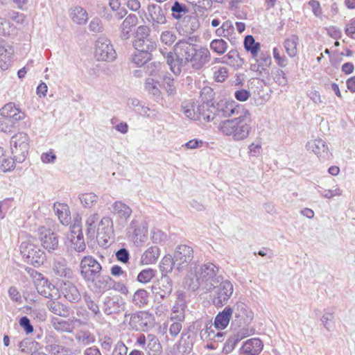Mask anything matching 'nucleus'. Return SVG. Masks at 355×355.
I'll return each instance as SVG.
<instances>
[{
    "instance_id": "052dcab7",
    "label": "nucleus",
    "mask_w": 355,
    "mask_h": 355,
    "mask_svg": "<svg viewBox=\"0 0 355 355\" xmlns=\"http://www.w3.org/2000/svg\"><path fill=\"white\" fill-rule=\"evenodd\" d=\"M318 193L325 198H332L335 196H340L342 194V191L336 187L334 189H324V191L318 190Z\"/></svg>"
},
{
    "instance_id": "7c9ffc66",
    "label": "nucleus",
    "mask_w": 355,
    "mask_h": 355,
    "mask_svg": "<svg viewBox=\"0 0 355 355\" xmlns=\"http://www.w3.org/2000/svg\"><path fill=\"white\" fill-rule=\"evenodd\" d=\"M257 64L261 70V75L268 76L269 75L268 67L272 63L270 54L267 51H261L257 55V57L252 58Z\"/></svg>"
},
{
    "instance_id": "bf43d9fd",
    "label": "nucleus",
    "mask_w": 355,
    "mask_h": 355,
    "mask_svg": "<svg viewBox=\"0 0 355 355\" xmlns=\"http://www.w3.org/2000/svg\"><path fill=\"white\" fill-rule=\"evenodd\" d=\"M137 23L138 17L137 15L135 14H130L125 18L121 26L127 29H132V28L135 26Z\"/></svg>"
},
{
    "instance_id": "dca6fc26",
    "label": "nucleus",
    "mask_w": 355,
    "mask_h": 355,
    "mask_svg": "<svg viewBox=\"0 0 355 355\" xmlns=\"http://www.w3.org/2000/svg\"><path fill=\"white\" fill-rule=\"evenodd\" d=\"M39 239L42 246L49 252L56 250L58 247V238L57 234L51 230L41 227L38 230Z\"/></svg>"
},
{
    "instance_id": "6e6552de",
    "label": "nucleus",
    "mask_w": 355,
    "mask_h": 355,
    "mask_svg": "<svg viewBox=\"0 0 355 355\" xmlns=\"http://www.w3.org/2000/svg\"><path fill=\"white\" fill-rule=\"evenodd\" d=\"M94 55L98 61L112 62L116 58V53L111 41L101 36L96 41Z\"/></svg>"
},
{
    "instance_id": "4c0bfd02",
    "label": "nucleus",
    "mask_w": 355,
    "mask_h": 355,
    "mask_svg": "<svg viewBox=\"0 0 355 355\" xmlns=\"http://www.w3.org/2000/svg\"><path fill=\"white\" fill-rule=\"evenodd\" d=\"M121 304L113 298L107 297L103 301V311L105 315H110L120 311Z\"/></svg>"
},
{
    "instance_id": "5701e85b",
    "label": "nucleus",
    "mask_w": 355,
    "mask_h": 355,
    "mask_svg": "<svg viewBox=\"0 0 355 355\" xmlns=\"http://www.w3.org/2000/svg\"><path fill=\"white\" fill-rule=\"evenodd\" d=\"M112 279L109 275H101V273H98L94 278V281L89 282L88 284H91L94 287L96 293L103 294L112 288Z\"/></svg>"
},
{
    "instance_id": "1a4fd4ad",
    "label": "nucleus",
    "mask_w": 355,
    "mask_h": 355,
    "mask_svg": "<svg viewBox=\"0 0 355 355\" xmlns=\"http://www.w3.org/2000/svg\"><path fill=\"white\" fill-rule=\"evenodd\" d=\"M102 267L100 263L92 256L84 257L80 263V273L84 281L89 284L101 273Z\"/></svg>"
},
{
    "instance_id": "a19ab883",
    "label": "nucleus",
    "mask_w": 355,
    "mask_h": 355,
    "mask_svg": "<svg viewBox=\"0 0 355 355\" xmlns=\"http://www.w3.org/2000/svg\"><path fill=\"white\" fill-rule=\"evenodd\" d=\"M180 23L184 28L185 33L189 34L193 33L200 27L199 20L196 16L188 15Z\"/></svg>"
},
{
    "instance_id": "393cba45",
    "label": "nucleus",
    "mask_w": 355,
    "mask_h": 355,
    "mask_svg": "<svg viewBox=\"0 0 355 355\" xmlns=\"http://www.w3.org/2000/svg\"><path fill=\"white\" fill-rule=\"evenodd\" d=\"M112 212L122 223H126L132 214V209L121 201H116L112 205Z\"/></svg>"
},
{
    "instance_id": "c03bdc74",
    "label": "nucleus",
    "mask_w": 355,
    "mask_h": 355,
    "mask_svg": "<svg viewBox=\"0 0 355 355\" xmlns=\"http://www.w3.org/2000/svg\"><path fill=\"white\" fill-rule=\"evenodd\" d=\"M51 322L53 328L58 331L71 333L74 329V327L71 324V322L67 320L53 318Z\"/></svg>"
},
{
    "instance_id": "de8ad7c7",
    "label": "nucleus",
    "mask_w": 355,
    "mask_h": 355,
    "mask_svg": "<svg viewBox=\"0 0 355 355\" xmlns=\"http://www.w3.org/2000/svg\"><path fill=\"white\" fill-rule=\"evenodd\" d=\"M14 53L12 46L10 45L3 46L1 44V56H5L3 63H1V70H6L9 68L12 62V56Z\"/></svg>"
},
{
    "instance_id": "5fc2aeb1",
    "label": "nucleus",
    "mask_w": 355,
    "mask_h": 355,
    "mask_svg": "<svg viewBox=\"0 0 355 355\" xmlns=\"http://www.w3.org/2000/svg\"><path fill=\"white\" fill-rule=\"evenodd\" d=\"M164 87L168 95H173L176 93V88L174 85V78L171 75H166L163 78Z\"/></svg>"
},
{
    "instance_id": "20e7f679",
    "label": "nucleus",
    "mask_w": 355,
    "mask_h": 355,
    "mask_svg": "<svg viewBox=\"0 0 355 355\" xmlns=\"http://www.w3.org/2000/svg\"><path fill=\"white\" fill-rule=\"evenodd\" d=\"M19 250L24 261L35 267L40 266L46 260V254L44 250L35 245L31 239L21 242Z\"/></svg>"
},
{
    "instance_id": "2f4dec72",
    "label": "nucleus",
    "mask_w": 355,
    "mask_h": 355,
    "mask_svg": "<svg viewBox=\"0 0 355 355\" xmlns=\"http://www.w3.org/2000/svg\"><path fill=\"white\" fill-rule=\"evenodd\" d=\"M159 87V83L155 80L153 78L146 79L144 89L156 101L162 99V92Z\"/></svg>"
},
{
    "instance_id": "6e6d98bb",
    "label": "nucleus",
    "mask_w": 355,
    "mask_h": 355,
    "mask_svg": "<svg viewBox=\"0 0 355 355\" xmlns=\"http://www.w3.org/2000/svg\"><path fill=\"white\" fill-rule=\"evenodd\" d=\"M334 319V313L324 311V314L320 318V321L323 324L324 327L330 331L333 327V320Z\"/></svg>"
},
{
    "instance_id": "864d4df0",
    "label": "nucleus",
    "mask_w": 355,
    "mask_h": 355,
    "mask_svg": "<svg viewBox=\"0 0 355 355\" xmlns=\"http://www.w3.org/2000/svg\"><path fill=\"white\" fill-rule=\"evenodd\" d=\"M76 339L83 345H89L95 341L94 336L89 331H80L76 336Z\"/></svg>"
},
{
    "instance_id": "603ef678",
    "label": "nucleus",
    "mask_w": 355,
    "mask_h": 355,
    "mask_svg": "<svg viewBox=\"0 0 355 355\" xmlns=\"http://www.w3.org/2000/svg\"><path fill=\"white\" fill-rule=\"evenodd\" d=\"M210 47L214 52L222 55L227 49V43L223 39H216L211 42Z\"/></svg>"
},
{
    "instance_id": "13d9d810",
    "label": "nucleus",
    "mask_w": 355,
    "mask_h": 355,
    "mask_svg": "<svg viewBox=\"0 0 355 355\" xmlns=\"http://www.w3.org/2000/svg\"><path fill=\"white\" fill-rule=\"evenodd\" d=\"M239 341L241 340L236 334L230 336L223 347V352L227 354L231 352Z\"/></svg>"
},
{
    "instance_id": "49530a36",
    "label": "nucleus",
    "mask_w": 355,
    "mask_h": 355,
    "mask_svg": "<svg viewBox=\"0 0 355 355\" xmlns=\"http://www.w3.org/2000/svg\"><path fill=\"white\" fill-rule=\"evenodd\" d=\"M148 293L144 289L137 290L133 295L132 302L134 304L139 308L144 307L148 304Z\"/></svg>"
},
{
    "instance_id": "c756f323",
    "label": "nucleus",
    "mask_w": 355,
    "mask_h": 355,
    "mask_svg": "<svg viewBox=\"0 0 355 355\" xmlns=\"http://www.w3.org/2000/svg\"><path fill=\"white\" fill-rule=\"evenodd\" d=\"M69 17L72 21L79 26L86 24L88 21V14L85 9L77 6L69 10Z\"/></svg>"
},
{
    "instance_id": "e2e57ef3",
    "label": "nucleus",
    "mask_w": 355,
    "mask_h": 355,
    "mask_svg": "<svg viewBox=\"0 0 355 355\" xmlns=\"http://www.w3.org/2000/svg\"><path fill=\"white\" fill-rule=\"evenodd\" d=\"M175 35L169 31H164L160 37L161 41L168 46L171 45L175 41Z\"/></svg>"
},
{
    "instance_id": "3c124183",
    "label": "nucleus",
    "mask_w": 355,
    "mask_h": 355,
    "mask_svg": "<svg viewBox=\"0 0 355 355\" xmlns=\"http://www.w3.org/2000/svg\"><path fill=\"white\" fill-rule=\"evenodd\" d=\"M157 271L152 268L142 270L137 275V279L139 282L146 284L155 277Z\"/></svg>"
},
{
    "instance_id": "f3484780",
    "label": "nucleus",
    "mask_w": 355,
    "mask_h": 355,
    "mask_svg": "<svg viewBox=\"0 0 355 355\" xmlns=\"http://www.w3.org/2000/svg\"><path fill=\"white\" fill-rule=\"evenodd\" d=\"M306 148L307 150L313 152L322 161L329 159L331 156L327 143L322 139L308 141Z\"/></svg>"
},
{
    "instance_id": "aec40b11",
    "label": "nucleus",
    "mask_w": 355,
    "mask_h": 355,
    "mask_svg": "<svg viewBox=\"0 0 355 355\" xmlns=\"http://www.w3.org/2000/svg\"><path fill=\"white\" fill-rule=\"evenodd\" d=\"M52 270L54 275L59 277L67 279H72L74 277L73 271L62 257H58L53 260Z\"/></svg>"
},
{
    "instance_id": "ea45409f",
    "label": "nucleus",
    "mask_w": 355,
    "mask_h": 355,
    "mask_svg": "<svg viewBox=\"0 0 355 355\" xmlns=\"http://www.w3.org/2000/svg\"><path fill=\"white\" fill-rule=\"evenodd\" d=\"M53 209L61 223L63 225H67L71 220L67 205L64 204L55 203Z\"/></svg>"
},
{
    "instance_id": "4be33fe9",
    "label": "nucleus",
    "mask_w": 355,
    "mask_h": 355,
    "mask_svg": "<svg viewBox=\"0 0 355 355\" xmlns=\"http://www.w3.org/2000/svg\"><path fill=\"white\" fill-rule=\"evenodd\" d=\"M175 303L172 309L175 315L171 318L183 321L184 320V311L187 308L185 293L183 291H178L175 293Z\"/></svg>"
},
{
    "instance_id": "69168bd1",
    "label": "nucleus",
    "mask_w": 355,
    "mask_h": 355,
    "mask_svg": "<svg viewBox=\"0 0 355 355\" xmlns=\"http://www.w3.org/2000/svg\"><path fill=\"white\" fill-rule=\"evenodd\" d=\"M184 114V115L191 119L193 120H198V112H197V109L195 110L192 105L186 106H183Z\"/></svg>"
},
{
    "instance_id": "0eeeda50",
    "label": "nucleus",
    "mask_w": 355,
    "mask_h": 355,
    "mask_svg": "<svg viewBox=\"0 0 355 355\" xmlns=\"http://www.w3.org/2000/svg\"><path fill=\"white\" fill-rule=\"evenodd\" d=\"M132 44L137 51H146L150 53L157 47L155 42L150 36V28L147 26L137 27Z\"/></svg>"
},
{
    "instance_id": "8fccbe9b",
    "label": "nucleus",
    "mask_w": 355,
    "mask_h": 355,
    "mask_svg": "<svg viewBox=\"0 0 355 355\" xmlns=\"http://www.w3.org/2000/svg\"><path fill=\"white\" fill-rule=\"evenodd\" d=\"M152 59V53L146 51H137L132 57V61L137 67H141Z\"/></svg>"
},
{
    "instance_id": "72a5a7b5",
    "label": "nucleus",
    "mask_w": 355,
    "mask_h": 355,
    "mask_svg": "<svg viewBox=\"0 0 355 355\" xmlns=\"http://www.w3.org/2000/svg\"><path fill=\"white\" fill-rule=\"evenodd\" d=\"M243 46L246 51L250 52L252 58H255L261 51V44L255 41L251 35H246L244 39Z\"/></svg>"
},
{
    "instance_id": "0e129e2a",
    "label": "nucleus",
    "mask_w": 355,
    "mask_h": 355,
    "mask_svg": "<svg viewBox=\"0 0 355 355\" xmlns=\"http://www.w3.org/2000/svg\"><path fill=\"white\" fill-rule=\"evenodd\" d=\"M84 299L87 308L95 315L100 314V309L98 305L96 304L90 296L85 295Z\"/></svg>"
},
{
    "instance_id": "c85d7f7f",
    "label": "nucleus",
    "mask_w": 355,
    "mask_h": 355,
    "mask_svg": "<svg viewBox=\"0 0 355 355\" xmlns=\"http://www.w3.org/2000/svg\"><path fill=\"white\" fill-rule=\"evenodd\" d=\"M144 349L147 355L162 354V346L159 339L153 334L147 335V344Z\"/></svg>"
},
{
    "instance_id": "9b49d317",
    "label": "nucleus",
    "mask_w": 355,
    "mask_h": 355,
    "mask_svg": "<svg viewBox=\"0 0 355 355\" xmlns=\"http://www.w3.org/2000/svg\"><path fill=\"white\" fill-rule=\"evenodd\" d=\"M193 249L187 245H178L173 254L176 268L178 271L187 268L193 259Z\"/></svg>"
},
{
    "instance_id": "c9c22d12",
    "label": "nucleus",
    "mask_w": 355,
    "mask_h": 355,
    "mask_svg": "<svg viewBox=\"0 0 355 355\" xmlns=\"http://www.w3.org/2000/svg\"><path fill=\"white\" fill-rule=\"evenodd\" d=\"M223 59L224 62L236 69L241 68L244 63V60L240 57L236 50H231Z\"/></svg>"
},
{
    "instance_id": "a211bd4d",
    "label": "nucleus",
    "mask_w": 355,
    "mask_h": 355,
    "mask_svg": "<svg viewBox=\"0 0 355 355\" xmlns=\"http://www.w3.org/2000/svg\"><path fill=\"white\" fill-rule=\"evenodd\" d=\"M232 315H234L235 320L232 322V324L238 321L239 324H248L253 318V313L251 311L248 309L247 306L241 302H236L232 307Z\"/></svg>"
},
{
    "instance_id": "7ed1b4c3",
    "label": "nucleus",
    "mask_w": 355,
    "mask_h": 355,
    "mask_svg": "<svg viewBox=\"0 0 355 355\" xmlns=\"http://www.w3.org/2000/svg\"><path fill=\"white\" fill-rule=\"evenodd\" d=\"M218 267L211 262L202 264L195 271L196 282L189 285V287L195 291L200 285H202L207 291H211L223 279L222 275H218Z\"/></svg>"
},
{
    "instance_id": "f257e3e1",
    "label": "nucleus",
    "mask_w": 355,
    "mask_h": 355,
    "mask_svg": "<svg viewBox=\"0 0 355 355\" xmlns=\"http://www.w3.org/2000/svg\"><path fill=\"white\" fill-rule=\"evenodd\" d=\"M196 46L197 44L182 40L175 44L173 52L169 51L164 55L167 64L175 75H180L182 71L188 70Z\"/></svg>"
},
{
    "instance_id": "f8f14e48",
    "label": "nucleus",
    "mask_w": 355,
    "mask_h": 355,
    "mask_svg": "<svg viewBox=\"0 0 355 355\" xmlns=\"http://www.w3.org/2000/svg\"><path fill=\"white\" fill-rule=\"evenodd\" d=\"M216 105L218 118H227L232 115L239 116L246 110L234 101H220Z\"/></svg>"
},
{
    "instance_id": "4d7b16f0",
    "label": "nucleus",
    "mask_w": 355,
    "mask_h": 355,
    "mask_svg": "<svg viewBox=\"0 0 355 355\" xmlns=\"http://www.w3.org/2000/svg\"><path fill=\"white\" fill-rule=\"evenodd\" d=\"M89 30L91 32L100 33L104 31V26L101 19L97 17H94L89 24Z\"/></svg>"
},
{
    "instance_id": "37998d69",
    "label": "nucleus",
    "mask_w": 355,
    "mask_h": 355,
    "mask_svg": "<svg viewBox=\"0 0 355 355\" xmlns=\"http://www.w3.org/2000/svg\"><path fill=\"white\" fill-rule=\"evenodd\" d=\"M78 198L85 208L91 209L94 207L98 200V197L94 193H85L79 195Z\"/></svg>"
},
{
    "instance_id": "423d86ee",
    "label": "nucleus",
    "mask_w": 355,
    "mask_h": 355,
    "mask_svg": "<svg viewBox=\"0 0 355 355\" xmlns=\"http://www.w3.org/2000/svg\"><path fill=\"white\" fill-rule=\"evenodd\" d=\"M10 150L17 162L25 160L29 148V137L26 133L18 132L10 138Z\"/></svg>"
},
{
    "instance_id": "774afa93",
    "label": "nucleus",
    "mask_w": 355,
    "mask_h": 355,
    "mask_svg": "<svg viewBox=\"0 0 355 355\" xmlns=\"http://www.w3.org/2000/svg\"><path fill=\"white\" fill-rule=\"evenodd\" d=\"M19 325L24 329L27 334L33 331V327L31 323L29 318L27 316H23L19 320Z\"/></svg>"
},
{
    "instance_id": "58836bf2",
    "label": "nucleus",
    "mask_w": 355,
    "mask_h": 355,
    "mask_svg": "<svg viewBox=\"0 0 355 355\" xmlns=\"http://www.w3.org/2000/svg\"><path fill=\"white\" fill-rule=\"evenodd\" d=\"M159 257V249L154 245L148 248L141 256V262L144 264H152L155 263Z\"/></svg>"
},
{
    "instance_id": "9d476101",
    "label": "nucleus",
    "mask_w": 355,
    "mask_h": 355,
    "mask_svg": "<svg viewBox=\"0 0 355 355\" xmlns=\"http://www.w3.org/2000/svg\"><path fill=\"white\" fill-rule=\"evenodd\" d=\"M218 286L215 285L212 297L213 304L217 308H221L225 305L233 294L234 286L229 280L220 282Z\"/></svg>"
},
{
    "instance_id": "a878e982",
    "label": "nucleus",
    "mask_w": 355,
    "mask_h": 355,
    "mask_svg": "<svg viewBox=\"0 0 355 355\" xmlns=\"http://www.w3.org/2000/svg\"><path fill=\"white\" fill-rule=\"evenodd\" d=\"M232 310H231V306H227L225 307V309L220 311L214 319V322L213 325L217 329H225L230 321V319L232 316Z\"/></svg>"
},
{
    "instance_id": "f03ea898",
    "label": "nucleus",
    "mask_w": 355,
    "mask_h": 355,
    "mask_svg": "<svg viewBox=\"0 0 355 355\" xmlns=\"http://www.w3.org/2000/svg\"><path fill=\"white\" fill-rule=\"evenodd\" d=\"M251 123L250 113L245 110L234 119L222 121L218 128L223 134L232 136L234 140L241 141L248 137L252 128Z\"/></svg>"
},
{
    "instance_id": "ddd939ff",
    "label": "nucleus",
    "mask_w": 355,
    "mask_h": 355,
    "mask_svg": "<svg viewBox=\"0 0 355 355\" xmlns=\"http://www.w3.org/2000/svg\"><path fill=\"white\" fill-rule=\"evenodd\" d=\"M173 285L172 279L168 275H164L151 286V291L157 297L164 300L171 294Z\"/></svg>"
},
{
    "instance_id": "b1692460",
    "label": "nucleus",
    "mask_w": 355,
    "mask_h": 355,
    "mask_svg": "<svg viewBox=\"0 0 355 355\" xmlns=\"http://www.w3.org/2000/svg\"><path fill=\"white\" fill-rule=\"evenodd\" d=\"M263 344L259 338L246 340L241 347V354L243 355H258L263 349Z\"/></svg>"
},
{
    "instance_id": "39448f33",
    "label": "nucleus",
    "mask_w": 355,
    "mask_h": 355,
    "mask_svg": "<svg viewBox=\"0 0 355 355\" xmlns=\"http://www.w3.org/2000/svg\"><path fill=\"white\" fill-rule=\"evenodd\" d=\"M25 117V113L15 106L14 103H8L1 107V132H12L16 121Z\"/></svg>"
},
{
    "instance_id": "4468645a",
    "label": "nucleus",
    "mask_w": 355,
    "mask_h": 355,
    "mask_svg": "<svg viewBox=\"0 0 355 355\" xmlns=\"http://www.w3.org/2000/svg\"><path fill=\"white\" fill-rule=\"evenodd\" d=\"M147 20L155 31L159 30L161 25L166 23L165 12L162 7L157 4H150L147 8Z\"/></svg>"
},
{
    "instance_id": "cd10ccee",
    "label": "nucleus",
    "mask_w": 355,
    "mask_h": 355,
    "mask_svg": "<svg viewBox=\"0 0 355 355\" xmlns=\"http://www.w3.org/2000/svg\"><path fill=\"white\" fill-rule=\"evenodd\" d=\"M46 306L51 313L62 318H69L71 312L69 306L59 301L50 300Z\"/></svg>"
},
{
    "instance_id": "f704fd0d",
    "label": "nucleus",
    "mask_w": 355,
    "mask_h": 355,
    "mask_svg": "<svg viewBox=\"0 0 355 355\" xmlns=\"http://www.w3.org/2000/svg\"><path fill=\"white\" fill-rule=\"evenodd\" d=\"M172 17L181 22L186 17L188 16L189 9L187 6L178 1H175L171 6Z\"/></svg>"
},
{
    "instance_id": "338daca9",
    "label": "nucleus",
    "mask_w": 355,
    "mask_h": 355,
    "mask_svg": "<svg viewBox=\"0 0 355 355\" xmlns=\"http://www.w3.org/2000/svg\"><path fill=\"white\" fill-rule=\"evenodd\" d=\"M116 257L119 261L127 263L130 259V254L127 249L121 248L116 252Z\"/></svg>"
},
{
    "instance_id": "09e8293b",
    "label": "nucleus",
    "mask_w": 355,
    "mask_h": 355,
    "mask_svg": "<svg viewBox=\"0 0 355 355\" xmlns=\"http://www.w3.org/2000/svg\"><path fill=\"white\" fill-rule=\"evenodd\" d=\"M174 257L168 255L164 256L159 264V268L162 272V275H167V274L172 271L173 266H176Z\"/></svg>"
},
{
    "instance_id": "a18cd8bd",
    "label": "nucleus",
    "mask_w": 355,
    "mask_h": 355,
    "mask_svg": "<svg viewBox=\"0 0 355 355\" xmlns=\"http://www.w3.org/2000/svg\"><path fill=\"white\" fill-rule=\"evenodd\" d=\"M100 217L98 214L94 213L90 215L86 220L85 225L87 226V235L90 239H94L95 236L96 223Z\"/></svg>"
},
{
    "instance_id": "473e14b6",
    "label": "nucleus",
    "mask_w": 355,
    "mask_h": 355,
    "mask_svg": "<svg viewBox=\"0 0 355 355\" xmlns=\"http://www.w3.org/2000/svg\"><path fill=\"white\" fill-rule=\"evenodd\" d=\"M299 41L300 39L297 35H291L284 41L285 51L289 57L294 58L297 55Z\"/></svg>"
},
{
    "instance_id": "e433bc0d",
    "label": "nucleus",
    "mask_w": 355,
    "mask_h": 355,
    "mask_svg": "<svg viewBox=\"0 0 355 355\" xmlns=\"http://www.w3.org/2000/svg\"><path fill=\"white\" fill-rule=\"evenodd\" d=\"M128 106L136 113L144 116H149L148 112L150 108L136 98H129L128 100Z\"/></svg>"
},
{
    "instance_id": "2eb2a0df",
    "label": "nucleus",
    "mask_w": 355,
    "mask_h": 355,
    "mask_svg": "<svg viewBox=\"0 0 355 355\" xmlns=\"http://www.w3.org/2000/svg\"><path fill=\"white\" fill-rule=\"evenodd\" d=\"M210 59L211 54L208 49L197 45L189 64L193 70L199 71L210 61Z\"/></svg>"
},
{
    "instance_id": "412c9836",
    "label": "nucleus",
    "mask_w": 355,
    "mask_h": 355,
    "mask_svg": "<svg viewBox=\"0 0 355 355\" xmlns=\"http://www.w3.org/2000/svg\"><path fill=\"white\" fill-rule=\"evenodd\" d=\"M198 120L211 121L218 117L216 105L211 101L203 102L197 107Z\"/></svg>"
},
{
    "instance_id": "bb28decb",
    "label": "nucleus",
    "mask_w": 355,
    "mask_h": 355,
    "mask_svg": "<svg viewBox=\"0 0 355 355\" xmlns=\"http://www.w3.org/2000/svg\"><path fill=\"white\" fill-rule=\"evenodd\" d=\"M132 318L137 324L138 328L143 331H148L153 327V318L151 314L147 312H140Z\"/></svg>"
},
{
    "instance_id": "79ce46f5",
    "label": "nucleus",
    "mask_w": 355,
    "mask_h": 355,
    "mask_svg": "<svg viewBox=\"0 0 355 355\" xmlns=\"http://www.w3.org/2000/svg\"><path fill=\"white\" fill-rule=\"evenodd\" d=\"M130 228L132 230L135 238L139 241H144L147 233V227L144 223L139 224L137 220H132L130 223Z\"/></svg>"
},
{
    "instance_id": "680f3d73",
    "label": "nucleus",
    "mask_w": 355,
    "mask_h": 355,
    "mask_svg": "<svg viewBox=\"0 0 355 355\" xmlns=\"http://www.w3.org/2000/svg\"><path fill=\"white\" fill-rule=\"evenodd\" d=\"M274 80L279 85L285 86L287 84L286 73L282 69H277L274 72Z\"/></svg>"
},
{
    "instance_id": "6ab92c4d",
    "label": "nucleus",
    "mask_w": 355,
    "mask_h": 355,
    "mask_svg": "<svg viewBox=\"0 0 355 355\" xmlns=\"http://www.w3.org/2000/svg\"><path fill=\"white\" fill-rule=\"evenodd\" d=\"M69 280L62 281L60 285V290L67 301L77 303L81 299L80 293L77 286Z\"/></svg>"
}]
</instances>
